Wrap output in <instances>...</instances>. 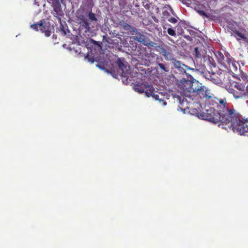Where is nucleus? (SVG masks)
<instances>
[{"mask_svg":"<svg viewBox=\"0 0 248 248\" xmlns=\"http://www.w3.org/2000/svg\"><path fill=\"white\" fill-rule=\"evenodd\" d=\"M170 41L172 42V40L171 39H169Z\"/></svg>","mask_w":248,"mask_h":248,"instance_id":"nucleus-37","label":"nucleus"},{"mask_svg":"<svg viewBox=\"0 0 248 248\" xmlns=\"http://www.w3.org/2000/svg\"><path fill=\"white\" fill-rule=\"evenodd\" d=\"M195 92L197 93V94L199 96L200 98H205V101H207L209 102V105L210 106H214L215 105L214 103V100L213 98L210 96H208L207 94V91L204 90V87H200V88H199L198 89H195ZM210 107H212V106H208L207 108H205V109L209 108ZM215 109H216L214 107H213ZM203 112H206V110H205V111H203ZM202 113V112H198L197 113L198 117H199L200 114ZM201 118V117H200ZM202 119V118H201ZM202 119H203L202 118Z\"/></svg>","mask_w":248,"mask_h":248,"instance_id":"nucleus-5","label":"nucleus"},{"mask_svg":"<svg viewBox=\"0 0 248 248\" xmlns=\"http://www.w3.org/2000/svg\"><path fill=\"white\" fill-rule=\"evenodd\" d=\"M234 87L237 91L241 92L242 93L245 92V85L241 83L235 82L234 85Z\"/></svg>","mask_w":248,"mask_h":248,"instance_id":"nucleus-21","label":"nucleus"},{"mask_svg":"<svg viewBox=\"0 0 248 248\" xmlns=\"http://www.w3.org/2000/svg\"><path fill=\"white\" fill-rule=\"evenodd\" d=\"M202 66L203 67L202 71H211L213 70V68H215L216 66V63L214 61V59L209 55L203 56V62Z\"/></svg>","mask_w":248,"mask_h":248,"instance_id":"nucleus-7","label":"nucleus"},{"mask_svg":"<svg viewBox=\"0 0 248 248\" xmlns=\"http://www.w3.org/2000/svg\"><path fill=\"white\" fill-rule=\"evenodd\" d=\"M231 34L232 35L234 34L237 40L239 41L240 39H242L248 43V39L246 33L240 32L237 30H232Z\"/></svg>","mask_w":248,"mask_h":248,"instance_id":"nucleus-13","label":"nucleus"},{"mask_svg":"<svg viewBox=\"0 0 248 248\" xmlns=\"http://www.w3.org/2000/svg\"><path fill=\"white\" fill-rule=\"evenodd\" d=\"M60 5H59L58 6H56L54 8V10L55 12H56L57 13H58V11L60 9Z\"/></svg>","mask_w":248,"mask_h":248,"instance_id":"nucleus-31","label":"nucleus"},{"mask_svg":"<svg viewBox=\"0 0 248 248\" xmlns=\"http://www.w3.org/2000/svg\"><path fill=\"white\" fill-rule=\"evenodd\" d=\"M135 41H137L140 43H141L143 45L147 46H153L151 44H154L152 42L149 43L146 37L144 35L141 34L140 33L139 34H137L136 36H133L132 38H131V40L130 42H131Z\"/></svg>","mask_w":248,"mask_h":248,"instance_id":"nucleus-11","label":"nucleus"},{"mask_svg":"<svg viewBox=\"0 0 248 248\" xmlns=\"http://www.w3.org/2000/svg\"><path fill=\"white\" fill-rule=\"evenodd\" d=\"M137 51L139 52L137 55L140 58L147 61L148 63H152L155 60L157 62L158 58L157 55L154 53L152 52L151 48L150 46L143 47L138 46Z\"/></svg>","mask_w":248,"mask_h":248,"instance_id":"nucleus-2","label":"nucleus"},{"mask_svg":"<svg viewBox=\"0 0 248 248\" xmlns=\"http://www.w3.org/2000/svg\"><path fill=\"white\" fill-rule=\"evenodd\" d=\"M202 73L206 79L216 84H219L221 82V79L218 77L217 74L213 70L211 71H208L207 70L202 71Z\"/></svg>","mask_w":248,"mask_h":248,"instance_id":"nucleus-8","label":"nucleus"},{"mask_svg":"<svg viewBox=\"0 0 248 248\" xmlns=\"http://www.w3.org/2000/svg\"><path fill=\"white\" fill-rule=\"evenodd\" d=\"M184 23L182 21L179 22L178 25L176 26V31L179 35H183L184 33V31L183 28Z\"/></svg>","mask_w":248,"mask_h":248,"instance_id":"nucleus-19","label":"nucleus"},{"mask_svg":"<svg viewBox=\"0 0 248 248\" xmlns=\"http://www.w3.org/2000/svg\"><path fill=\"white\" fill-rule=\"evenodd\" d=\"M134 88L136 92L139 93H144L147 97H150L152 92L155 91L153 85L148 84L146 82L137 84L134 85Z\"/></svg>","mask_w":248,"mask_h":248,"instance_id":"nucleus-4","label":"nucleus"},{"mask_svg":"<svg viewBox=\"0 0 248 248\" xmlns=\"http://www.w3.org/2000/svg\"><path fill=\"white\" fill-rule=\"evenodd\" d=\"M174 67L177 70L179 74H186L187 70L190 68L185 64H183L181 61H177L176 59L173 60L172 62Z\"/></svg>","mask_w":248,"mask_h":248,"instance_id":"nucleus-10","label":"nucleus"},{"mask_svg":"<svg viewBox=\"0 0 248 248\" xmlns=\"http://www.w3.org/2000/svg\"><path fill=\"white\" fill-rule=\"evenodd\" d=\"M226 101L220 100L215 102L216 109L213 107L206 109V112H202L199 117L214 124L222 125V128L226 129L224 124L231 123L230 126L234 133L243 135L248 131V124L241 120V115L234 109H229L226 106Z\"/></svg>","mask_w":248,"mask_h":248,"instance_id":"nucleus-1","label":"nucleus"},{"mask_svg":"<svg viewBox=\"0 0 248 248\" xmlns=\"http://www.w3.org/2000/svg\"><path fill=\"white\" fill-rule=\"evenodd\" d=\"M234 61V60L230 55V54L228 52H225V62H226V63L222 64V65L225 68H228V66H229V65Z\"/></svg>","mask_w":248,"mask_h":248,"instance_id":"nucleus-17","label":"nucleus"},{"mask_svg":"<svg viewBox=\"0 0 248 248\" xmlns=\"http://www.w3.org/2000/svg\"><path fill=\"white\" fill-rule=\"evenodd\" d=\"M161 51L160 53H162V55L165 57L166 60L172 61V62H173V60H175L173 57L172 52L168 51L163 47H161Z\"/></svg>","mask_w":248,"mask_h":248,"instance_id":"nucleus-14","label":"nucleus"},{"mask_svg":"<svg viewBox=\"0 0 248 248\" xmlns=\"http://www.w3.org/2000/svg\"><path fill=\"white\" fill-rule=\"evenodd\" d=\"M88 17L89 19L92 21H97V19L94 13L92 11H90L88 13Z\"/></svg>","mask_w":248,"mask_h":248,"instance_id":"nucleus-24","label":"nucleus"},{"mask_svg":"<svg viewBox=\"0 0 248 248\" xmlns=\"http://www.w3.org/2000/svg\"><path fill=\"white\" fill-rule=\"evenodd\" d=\"M79 18L81 21L82 27L86 29V31H89L91 29L90 23L88 22V20L84 18V16H80Z\"/></svg>","mask_w":248,"mask_h":248,"instance_id":"nucleus-16","label":"nucleus"},{"mask_svg":"<svg viewBox=\"0 0 248 248\" xmlns=\"http://www.w3.org/2000/svg\"><path fill=\"white\" fill-rule=\"evenodd\" d=\"M228 28L230 29H231L232 31V30H236L235 28H233L232 26H229Z\"/></svg>","mask_w":248,"mask_h":248,"instance_id":"nucleus-33","label":"nucleus"},{"mask_svg":"<svg viewBox=\"0 0 248 248\" xmlns=\"http://www.w3.org/2000/svg\"><path fill=\"white\" fill-rule=\"evenodd\" d=\"M198 13L201 16H205V17H207V14L202 10L198 11Z\"/></svg>","mask_w":248,"mask_h":248,"instance_id":"nucleus-30","label":"nucleus"},{"mask_svg":"<svg viewBox=\"0 0 248 248\" xmlns=\"http://www.w3.org/2000/svg\"><path fill=\"white\" fill-rule=\"evenodd\" d=\"M168 21L171 23H176L178 21L177 19L176 18L173 17H169L168 19Z\"/></svg>","mask_w":248,"mask_h":248,"instance_id":"nucleus-28","label":"nucleus"},{"mask_svg":"<svg viewBox=\"0 0 248 248\" xmlns=\"http://www.w3.org/2000/svg\"><path fill=\"white\" fill-rule=\"evenodd\" d=\"M243 30L245 32H247V31H246V30L243 29Z\"/></svg>","mask_w":248,"mask_h":248,"instance_id":"nucleus-36","label":"nucleus"},{"mask_svg":"<svg viewBox=\"0 0 248 248\" xmlns=\"http://www.w3.org/2000/svg\"><path fill=\"white\" fill-rule=\"evenodd\" d=\"M117 64L118 67V72L122 77H126L130 74V66L127 65V62H124V59L119 58L117 61Z\"/></svg>","mask_w":248,"mask_h":248,"instance_id":"nucleus-6","label":"nucleus"},{"mask_svg":"<svg viewBox=\"0 0 248 248\" xmlns=\"http://www.w3.org/2000/svg\"><path fill=\"white\" fill-rule=\"evenodd\" d=\"M31 28L36 31L40 30L42 33H45L46 37L50 36L52 31L54 30L53 27L51 26L49 22L43 20H41L38 23L31 25Z\"/></svg>","mask_w":248,"mask_h":248,"instance_id":"nucleus-3","label":"nucleus"},{"mask_svg":"<svg viewBox=\"0 0 248 248\" xmlns=\"http://www.w3.org/2000/svg\"><path fill=\"white\" fill-rule=\"evenodd\" d=\"M179 86L184 92L190 93L195 92V89L193 87V83L189 80H186L185 79L181 80Z\"/></svg>","mask_w":248,"mask_h":248,"instance_id":"nucleus-9","label":"nucleus"},{"mask_svg":"<svg viewBox=\"0 0 248 248\" xmlns=\"http://www.w3.org/2000/svg\"><path fill=\"white\" fill-rule=\"evenodd\" d=\"M226 68L233 73H234V72H236L237 71V66L235 61H234L228 66V68Z\"/></svg>","mask_w":248,"mask_h":248,"instance_id":"nucleus-20","label":"nucleus"},{"mask_svg":"<svg viewBox=\"0 0 248 248\" xmlns=\"http://www.w3.org/2000/svg\"><path fill=\"white\" fill-rule=\"evenodd\" d=\"M160 60L162 61V59L161 58H160V59H157V65L163 71L168 72L169 71L168 68L166 66V64L160 63Z\"/></svg>","mask_w":248,"mask_h":248,"instance_id":"nucleus-22","label":"nucleus"},{"mask_svg":"<svg viewBox=\"0 0 248 248\" xmlns=\"http://www.w3.org/2000/svg\"><path fill=\"white\" fill-rule=\"evenodd\" d=\"M231 93H232L233 97L236 99H239V98H244L245 96H246V93L245 92L242 93L241 92H240L237 90H235L233 89H231V91L230 92Z\"/></svg>","mask_w":248,"mask_h":248,"instance_id":"nucleus-15","label":"nucleus"},{"mask_svg":"<svg viewBox=\"0 0 248 248\" xmlns=\"http://www.w3.org/2000/svg\"><path fill=\"white\" fill-rule=\"evenodd\" d=\"M167 32L171 36H173V37L176 36V33L175 32V31L171 28H169L167 29Z\"/></svg>","mask_w":248,"mask_h":248,"instance_id":"nucleus-25","label":"nucleus"},{"mask_svg":"<svg viewBox=\"0 0 248 248\" xmlns=\"http://www.w3.org/2000/svg\"><path fill=\"white\" fill-rule=\"evenodd\" d=\"M195 56L197 58H201L202 57H203L202 55L200 53L198 47H195Z\"/></svg>","mask_w":248,"mask_h":248,"instance_id":"nucleus-26","label":"nucleus"},{"mask_svg":"<svg viewBox=\"0 0 248 248\" xmlns=\"http://www.w3.org/2000/svg\"><path fill=\"white\" fill-rule=\"evenodd\" d=\"M62 31L63 32L64 35L66 34V31L63 29L62 30Z\"/></svg>","mask_w":248,"mask_h":248,"instance_id":"nucleus-34","label":"nucleus"},{"mask_svg":"<svg viewBox=\"0 0 248 248\" xmlns=\"http://www.w3.org/2000/svg\"><path fill=\"white\" fill-rule=\"evenodd\" d=\"M215 55L218 63L221 64L226 63V62H225V54L224 55L221 51H217Z\"/></svg>","mask_w":248,"mask_h":248,"instance_id":"nucleus-18","label":"nucleus"},{"mask_svg":"<svg viewBox=\"0 0 248 248\" xmlns=\"http://www.w3.org/2000/svg\"><path fill=\"white\" fill-rule=\"evenodd\" d=\"M173 14V11L171 8H170L168 10H165L163 12V16L166 18H169L170 16V14Z\"/></svg>","mask_w":248,"mask_h":248,"instance_id":"nucleus-23","label":"nucleus"},{"mask_svg":"<svg viewBox=\"0 0 248 248\" xmlns=\"http://www.w3.org/2000/svg\"><path fill=\"white\" fill-rule=\"evenodd\" d=\"M123 27L125 30L127 31H130L132 29L131 26L126 23H124V25H123Z\"/></svg>","mask_w":248,"mask_h":248,"instance_id":"nucleus-27","label":"nucleus"},{"mask_svg":"<svg viewBox=\"0 0 248 248\" xmlns=\"http://www.w3.org/2000/svg\"><path fill=\"white\" fill-rule=\"evenodd\" d=\"M156 93H155V91H153L151 96H152L155 100L158 101L159 103H162L163 106L166 105L167 103L165 101L166 98L165 95H163L162 92H157Z\"/></svg>","mask_w":248,"mask_h":248,"instance_id":"nucleus-12","label":"nucleus"},{"mask_svg":"<svg viewBox=\"0 0 248 248\" xmlns=\"http://www.w3.org/2000/svg\"><path fill=\"white\" fill-rule=\"evenodd\" d=\"M245 93H246V95L245 96L244 99H248V85L246 87L245 90Z\"/></svg>","mask_w":248,"mask_h":248,"instance_id":"nucleus-29","label":"nucleus"},{"mask_svg":"<svg viewBox=\"0 0 248 248\" xmlns=\"http://www.w3.org/2000/svg\"><path fill=\"white\" fill-rule=\"evenodd\" d=\"M135 45H134V44H133V48H132V49H134V50H136V48H137V43H135Z\"/></svg>","mask_w":248,"mask_h":248,"instance_id":"nucleus-32","label":"nucleus"},{"mask_svg":"<svg viewBox=\"0 0 248 248\" xmlns=\"http://www.w3.org/2000/svg\"><path fill=\"white\" fill-rule=\"evenodd\" d=\"M145 7L146 8V9H148L149 7V5H146V6H145Z\"/></svg>","mask_w":248,"mask_h":248,"instance_id":"nucleus-35","label":"nucleus"}]
</instances>
